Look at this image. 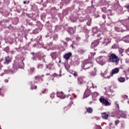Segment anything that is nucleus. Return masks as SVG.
Here are the masks:
<instances>
[{"label":"nucleus","instance_id":"4","mask_svg":"<svg viewBox=\"0 0 129 129\" xmlns=\"http://www.w3.org/2000/svg\"><path fill=\"white\" fill-rule=\"evenodd\" d=\"M97 62L100 65H104L106 63V57L105 56H100L97 58Z\"/></svg>","mask_w":129,"mask_h":129},{"label":"nucleus","instance_id":"42","mask_svg":"<svg viewBox=\"0 0 129 129\" xmlns=\"http://www.w3.org/2000/svg\"><path fill=\"white\" fill-rule=\"evenodd\" d=\"M123 97H126V98H127V96L124 95V96H123Z\"/></svg>","mask_w":129,"mask_h":129},{"label":"nucleus","instance_id":"18","mask_svg":"<svg viewBox=\"0 0 129 129\" xmlns=\"http://www.w3.org/2000/svg\"><path fill=\"white\" fill-rule=\"evenodd\" d=\"M110 40L108 38H105L103 40V41H102V44H105V45H107V44H108V43H109Z\"/></svg>","mask_w":129,"mask_h":129},{"label":"nucleus","instance_id":"39","mask_svg":"<svg viewBox=\"0 0 129 129\" xmlns=\"http://www.w3.org/2000/svg\"><path fill=\"white\" fill-rule=\"evenodd\" d=\"M109 125L111 126V125H112V123L111 122L109 123Z\"/></svg>","mask_w":129,"mask_h":129},{"label":"nucleus","instance_id":"40","mask_svg":"<svg viewBox=\"0 0 129 129\" xmlns=\"http://www.w3.org/2000/svg\"><path fill=\"white\" fill-rule=\"evenodd\" d=\"M7 16H12V14H11V13H8V14L7 15Z\"/></svg>","mask_w":129,"mask_h":129},{"label":"nucleus","instance_id":"33","mask_svg":"<svg viewBox=\"0 0 129 129\" xmlns=\"http://www.w3.org/2000/svg\"><path fill=\"white\" fill-rule=\"evenodd\" d=\"M73 10H74V7L68 9L69 11H73Z\"/></svg>","mask_w":129,"mask_h":129},{"label":"nucleus","instance_id":"31","mask_svg":"<svg viewBox=\"0 0 129 129\" xmlns=\"http://www.w3.org/2000/svg\"><path fill=\"white\" fill-rule=\"evenodd\" d=\"M124 7L125 8L128 10V12H129V5H126Z\"/></svg>","mask_w":129,"mask_h":129},{"label":"nucleus","instance_id":"53","mask_svg":"<svg viewBox=\"0 0 129 129\" xmlns=\"http://www.w3.org/2000/svg\"><path fill=\"white\" fill-rule=\"evenodd\" d=\"M93 55H94V53H92Z\"/></svg>","mask_w":129,"mask_h":129},{"label":"nucleus","instance_id":"30","mask_svg":"<svg viewBox=\"0 0 129 129\" xmlns=\"http://www.w3.org/2000/svg\"><path fill=\"white\" fill-rule=\"evenodd\" d=\"M29 3H30V1H24V2H23V4H24V5H26V4L27 5H28V4H29Z\"/></svg>","mask_w":129,"mask_h":129},{"label":"nucleus","instance_id":"23","mask_svg":"<svg viewBox=\"0 0 129 129\" xmlns=\"http://www.w3.org/2000/svg\"><path fill=\"white\" fill-rule=\"evenodd\" d=\"M62 14L63 16H67L68 15V10H65L63 11Z\"/></svg>","mask_w":129,"mask_h":129},{"label":"nucleus","instance_id":"50","mask_svg":"<svg viewBox=\"0 0 129 129\" xmlns=\"http://www.w3.org/2000/svg\"><path fill=\"white\" fill-rule=\"evenodd\" d=\"M59 63H60V62H61V61H59Z\"/></svg>","mask_w":129,"mask_h":129},{"label":"nucleus","instance_id":"16","mask_svg":"<svg viewBox=\"0 0 129 129\" xmlns=\"http://www.w3.org/2000/svg\"><path fill=\"white\" fill-rule=\"evenodd\" d=\"M122 40L125 42V43H129V35H127L125 37H124L122 38Z\"/></svg>","mask_w":129,"mask_h":129},{"label":"nucleus","instance_id":"17","mask_svg":"<svg viewBox=\"0 0 129 129\" xmlns=\"http://www.w3.org/2000/svg\"><path fill=\"white\" fill-rule=\"evenodd\" d=\"M83 84V78L81 77H79L78 78V84Z\"/></svg>","mask_w":129,"mask_h":129},{"label":"nucleus","instance_id":"51","mask_svg":"<svg viewBox=\"0 0 129 129\" xmlns=\"http://www.w3.org/2000/svg\"><path fill=\"white\" fill-rule=\"evenodd\" d=\"M6 81H7V82H8L9 81H8V80H6Z\"/></svg>","mask_w":129,"mask_h":129},{"label":"nucleus","instance_id":"15","mask_svg":"<svg viewBox=\"0 0 129 129\" xmlns=\"http://www.w3.org/2000/svg\"><path fill=\"white\" fill-rule=\"evenodd\" d=\"M89 95H90L89 91L88 90H86L84 95V98H87V97H88Z\"/></svg>","mask_w":129,"mask_h":129},{"label":"nucleus","instance_id":"49","mask_svg":"<svg viewBox=\"0 0 129 129\" xmlns=\"http://www.w3.org/2000/svg\"><path fill=\"white\" fill-rule=\"evenodd\" d=\"M33 33H34V34H36V33H35V32H34Z\"/></svg>","mask_w":129,"mask_h":129},{"label":"nucleus","instance_id":"41","mask_svg":"<svg viewBox=\"0 0 129 129\" xmlns=\"http://www.w3.org/2000/svg\"><path fill=\"white\" fill-rule=\"evenodd\" d=\"M115 104L117 106V107H118V104H117V103H116V102L115 103Z\"/></svg>","mask_w":129,"mask_h":129},{"label":"nucleus","instance_id":"13","mask_svg":"<svg viewBox=\"0 0 129 129\" xmlns=\"http://www.w3.org/2000/svg\"><path fill=\"white\" fill-rule=\"evenodd\" d=\"M72 55V54L71 53V52H69V53L63 55V58L66 59V60H69V58H70Z\"/></svg>","mask_w":129,"mask_h":129},{"label":"nucleus","instance_id":"32","mask_svg":"<svg viewBox=\"0 0 129 129\" xmlns=\"http://www.w3.org/2000/svg\"><path fill=\"white\" fill-rule=\"evenodd\" d=\"M37 68H38V69H40H40L43 68V64L38 65V67H37Z\"/></svg>","mask_w":129,"mask_h":129},{"label":"nucleus","instance_id":"26","mask_svg":"<svg viewBox=\"0 0 129 129\" xmlns=\"http://www.w3.org/2000/svg\"><path fill=\"white\" fill-rule=\"evenodd\" d=\"M34 68H30V70H28V72H29V73H32V72H33V71H34Z\"/></svg>","mask_w":129,"mask_h":129},{"label":"nucleus","instance_id":"55","mask_svg":"<svg viewBox=\"0 0 129 129\" xmlns=\"http://www.w3.org/2000/svg\"><path fill=\"white\" fill-rule=\"evenodd\" d=\"M93 87V88H94V87Z\"/></svg>","mask_w":129,"mask_h":129},{"label":"nucleus","instance_id":"12","mask_svg":"<svg viewBox=\"0 0 129 129\" xmlns=\"http://www.w3.org/2000/svg\"><path fill=\"white\" fill-rule=\"evenodd\" d=\"M1 4H4L8 6V5H10V0H0V5Z\"/></svg>","mask_w":129,"mask_h":129},{"label":"nucleus","instance_id":"47","mask_svg":"<svg viewBox=\"0 0 129 129\" xmlns=\"http://www.w3.org/2000/svg\"><path fill=\"white\" fill-rule=\"evenodd\" d=\"M87 25H88V26H90V25H89V24H87Z\"/></svg>","mask_w":129,"mask_h":129},{"label":"nucleus","instance_id":"14","mask_svg":"<svg viewBox=\"0 0 129 129\" xmlns=\"http://www.w3.org/2000/svg\"><path fill=\"white\" fill-rule=\"evenodd\" d=\"M101 115L103 119H107L108 118V114H106V112L102 113Z\"/></svg>","mask_w":129,"mask_h":129},{"label":"nucleus","instance_id":"46","mask_svg":"<svg viewBox=\"0 0 129 129\" xmlns=\"http://www.w3.org/2000/svg\"><path fill=\"white\" fill-rule=\"evenodd\" d=\"M121 1H122V2H124V1H125V0H121Z\"/></svg>","mask_w":129,"mask_h":129},{"label":"nucleus","instance_id":"22","mask_svg":"<svg viewBox=\"0 0 129 129\" xmlns=\"http://www.w3.org/2000/svg\"><path fill=\"white\" fill-rule=\"evenodd\" d=\"M99 95V94H98V93L95 92L92 94V97H97V96H98Z\"/></svg>","mask_w":129,"mask_h":129},{"label":"nucleus","instance_id":"45","mask_svg":"<svg viewBox=\"0 0 129 129\" xmlns=\"http://www.w3.org/2000/svg\"><path fill=\"white\" fill-rule=\"evenodd\" d=\"M127 103L128 104H129V100L127 101Z\"/></svg>","mask_w":129,"mask_h":129},{"label":"nucleus","instance_id":"52","mask_svg":"<svg viewBox=\"0 0 129 129\" xmlns=\"http://www.w3.org/2000/svg\"><path fill=\"white\" fill-rule=\"evenodd\" d=\"M33 88L32 87H31V89H33Z\"/></svg>","mask_w":129,"mask_h":129},{"label":"nucleus","instance_id":"6","mask_svg":"<svg viewBox=\"0 0 129 129\" xmlns=\"http://www.w3.org/2000/svg\"><path fill=\"white\" fill-rule=\"evenodd\" d=\"M11 61H12V59L10 56H8L2 59L1 60V63H3L4 64H9Z\"/></svg>","mask_w":129,"mask_h":129},{"label":"nucleus","instance_id":"36","mask_svg":"<svg viewBox=\"0 0 129 129\" xmlns=\"http://www.w3.org/2000/svg\"><path fill=\"white\" fill-rule=\"evenodd\" d=\"M39 78H40V77H39V76H36V77H35V79H39Z\"/></svg>","mask_w":129,"mask_h":129},{"label":"nucleus","instance_id":"48","mask_svg":"<svg viewBox=\"0 0 129 129\" xmlns=\"http://www.w3.org/2000/svg\"><path fill=\"white\" fill-rule=\"evenodd\" d=\"M92 86H93V84L92 83Z\"/></svg>","mask_w":129,"mask_h":129},{"label":"nucleus","instance_id":"37","mask_svg":"<svg viewBox=\"0 0 129 129\" xmlns=\"http://www.w3.org/2000/svg\"><path fill=\"white\" fill-rule=\"evenodd\" d=\"M91 8H92V9H93L94 8V5H92Z\"/></svg>","mask_w":129,"mask_h":129},{"label":"nucleus","instance_id":"10","mask_svg":"<svg viewBox=\"0 0 129 129\" xmlns=\"http://www.w3.org/2000/svg\"><path fill=\"white\" fill-rule=\"evenodd\" d=\"M90 73L91 75V76H95V68L91 67L90 70Z\"/></svg>","mask_w":129,"mask_h":129},{"label":"nucleus","instance_id":"11","mask_svg":"<svg viewBox=\"0 0 129 129\" xmlns=\"http://www.w3.org/2000/svg\"><path fill=\"white\" fill-rule=\"evenodd\" d=\"M107 5V2L106 0H101L99 3V6H106Z\"/></svg>","mask_w":129,"mask_h":129},{"label":"nucleus","instance_id":"9","mask_svg":"<svg viewBox=\"0 0 129 129\" xmlns=\"http://www.w3.org/2000/svg\"><path fill=\"white\" fill-rule=\"evenodd\" d=\"M118 72H119V69L116 68L112 70V72L111 74V75H113L114 74H117Z\"/></svg>","mask_w":129,"mask_h":129},{"label":"nucleus","instance_id":"19","mask_svg":"<svg viewBox=\"0 0 129 129\" xmlns=\"http://www.w3.org/2000/svg\"><path fill=\"white\" fill-rule=\"evenodd\" d=\"M92 111H93V109L91 107H89L87 109V112L88 113H92Z\"/></svg>","mask_w":129,"mask_h":129},{"label":"nucleus","instance_id":"35","mask_svg":"<svg viewBox=\"0 0 129 129\" xmlns=\"http://www.w3.org/2000/svg\"><path fill=\"white\" fill-rule=\"evenodd\" d=\"M13 5H14V6H17V3L15 2H14L13 3Z\"/></svg>","mask_w":129,"mask_h":129},{"label":"nucleus","instance_id":"21","mask_svg":"<svg viewBox=\"0 0 129 129\" xmlns=\"http://www.w3.org/2000/svg\"><path fill=\"white\" fill-rule=\"evenodd\" d=\"M118 81L119 82H124L125 81V79H124V78H119L118 79Z\"/></svg>","mask_w":129,"mask_h":129},{"label":"nucleus","instance_id":"20","mask_svg":"<svg viewBox=\"0 0 129 129\" xmlns=\"http://www.w3.org/2000/svg\"><path fill=\"white\" fill-rule=\"evenodd\" d=\"M107 73L105 72V73L103 74V77H104V78H108V79H109L110 78V76H107Z\"/></svg>","mask_w":129,"mask_h":129},{"label":"nucleus","instance_id":"54","mask_svg":"<svg viewBox=\"0 0 129 129\" xmlns=\"http://www.w3.org/2000/svg\"><path fill=\"white\" fill-rule=\"evenodd\" d=\"M122 52H123V50H122Z\"/></svg>","mask_w":129,"mask_h":129},{"label":"nucleus","instance_id":"29","mask_svg":"<svg viewBox=\"0 0 129 129\" xmlns=\"http://www.w3.org/2000/svg\"><path fill=\"white\" fill-rule=\"evenodd\" d=\"M72 74H73V75H74V76L75 77H76L77 76V73L76 72H73L72 73Z\"/></svg>","mask_w":129,"mask_h":129},{"label":"nucleus","instance_id":"56","mask_svg":"<svg viewBox=\"0 0 129 129\" xmlns=\"http://www.w3.org/2000/svg\"><path fill=\"white\" fill-rule=\"evenodd\" d=\"M98 37H99V36H98Z\"/></svg>","mask_w":129,"mask_h":129},{"label":"nucleus","instance_id":"38","mask_svg":"<svg viewBox=\"0 0 129 129\" xmlns=\"http://www.w3.org/2000/svg\"><path fill=\"white\" fill-rule=\"evenodd\" d=\"M96 30H97L96 28L93 29V31L94 32H95V31H96Z\"/></svg>","mask_w":129,"mask_h":129},{"label":"nucleus","instance_id":"5","mask_svg":"<svg viewBox=\"0 0 129 129\" xmlns=\"http://www.w3.org/2000/svg\"><path fill=\"white\" fill-rule=\"evenodd\" d=\"M99 101L102 103V104H104V105H105V106H107L108 105H110V103L107 100V99L104 98L103 97H101L99 99Z\"/></svg>","mask_w":129,"mask_h":129},{"label":"nucleus","instance_id":"34","mask_svg":"<svg viewBox=\"0 0 129 129\" xmlns=\"http://www.w3.org/2000/svg\"><path fill=\"white\" fill-rule=\"evenodd\" d=\"M118 123H119V121H118V120L115 121V124L117 125Z\"/></svg>","mask_w":129,"mask_h":129},{"label":"nucleus","instance_id":"25","mask_svg":"<svg viewBox=\"0 0 129 129\" xmlns=\"http://www.w3.org/2000/svg\"><path fill=\"white\" fill-rule=\"evenodd\" d=\"M70 20H72V22H75V21H76V18L75 17H70Z\"/></svg>","mask_w":129,"mask_h":129},{"label":"nucleus","instance_id":"3","mask_svg":"<svg viewBox=\"0 0 129 129\" xmlns=\"http://www.w3.org/2000/svg\"><path fill=\"white\" fill-rule=\"evenodd\" d=\"M119 61V58L118 56L115 55L114 53H112L109 56V62L111 63H115L116 64L118 63Z\"/></svg>","mask_w":129,"mask_h":129},{"label":"nucleus","instance_id":"27","mask_svg":"<svg viewBox=\"0 0 129 129\" xmlns=\"http://www.w3.org/2000/svg\"><path fill=\"white\" fill-rule=\"evenodd\" d=\"M69 31L71 34H73V33H74V30H73V28H70Z\"/></svg>","mask_w":129,"mask_h":129},{"label":"nucleus","instance_id":"1","mask_svg":"<svg viewBox=\"0 0 129 129\" xmlns=\"http://www.w3.org/2000/svg\"><path fill=\"white\" fill-rule=\"evenodd\" d=\"M48 3H53V4H56V7H53L51 8V13H54L52 15V17L56 16V12L59 11V9H62V7L64 5H68L69 4L70 1L69 0H47Z\"/></svg>","mask_w":129,"mask_h":129},{"label":"nucleus","instance_id":"7","mask_svg":"<svg viewBox=\"0 0 129 129\" xmlns=\"http://www.w3.org/2000/svg\"><path fill=\"white\" fill-rule=\"evenodd\" d=\"M91 66H92V64L91 63L88 62L84 66V67H83V69H84L85 70L89 69V68L91 67Z\"/></svg>","mask_w":129,"mask_h":129},{"label":"nucleus","instance_id":"43","mask_svg":"<svg viewBox=\"0 0 129 129\" xmlns=\"http://www.w3.org/2000/svg\"><path fill=\"white\" fill-rule=\"evenodd\" d=\"M126 52H129V48L127 49H126Z\"/></svg>","mask_w":129,"mask_h":129},{"label":"nucleus","instance_id":"44","mask_svg":"<svg viewBox=\"0 0 129 129\" xmlns=\"http://www.w3.org/2000/svg\"><path fill=\"white\" fill-rule=\"evenodd\" d=\"M35 89H36L37 88V86H34Z\"/></svg>","mask_w":129,"mask_h":129},{"label":"nucleus","instance_id":"2","mask_svg":"<svg viewBox=\"0 0 129 129\" xmlns=\"http://www.w3.org/2000/svg\"><path fill=\"white\" fill-rule=\"evenodd\" d=\"M116 3L113 5H109L108 8H109L110 9H108V11H115L117 10L119 14H123L122 8L119 5V1L115 0Z\"/></svg>","mask_w":129,"mask_h":129},{"label":"nucleus","instance_id":"24","mask_svg":"<svg viewBox=\"0 0 129 129\" xmlns=\"http://www.w3.org/2000/svg\"><path fill=\"white\" fill-rule=\"evenodd\" d=\"M102 12H103V13H106L107 12V9H106V7L102 8Z\"/></svg>","mask_w":129,"mask_h":129},{"label":"nucleus","instance_id":"28","mask_svg":"<svg viewBox=\"0 0 129 129\" xmlns=\"http://www.w3.org/2000/svg\"><path fill=\"white\" fill-rule=\"evenodd\" d=\"M122 117H124V118H126V114L125 112H124V113L121 115Z\"/></svg>","mask_w":129,"mask_h":129},{"label":"nucleus","instance_id":"8","mask_svg":"<svg viewBox=\"0 0 129 129\" xmlns=\"http://www.w3.org/2000/svg\"><path fill=\"white\" fill-rule=\"evenodd\" d=\"M98 44H99V40H95L92 43L91 47L92 48H94V47H96V46H97Z\"/></svg>","mask_w":129,"mask_h":129}]
</instances>
